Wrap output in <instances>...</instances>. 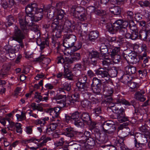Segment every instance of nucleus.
Segmentation results:
<instances>
[{"instance_id": "obj_37", "label": "nucleus", "mask_w": 150, "mask_h": 150, "mask_svg": "<svg viewBox=\"0 0 150 150\" xmlns=\"http://www.w3.org/2000/svg\"><path fill=\"white\" fill-rule=\"evenodd\" d=\"M66 35V41L70 44L71 47L74 45V44L76 40V36L71 34H64Z\"/></svg>"}, {"instance_id": "obj_45", "label": "nucleus", "mask_w": 150, "mask_h": 150, "mask_svg": "<svg viewBox=\"0 0 150 150\" xmlns=\"http://www.w3.org/2000/svg\"><path fill=\"white\" fill-rule=\"evenodd\" d=\"M125 17L128 20L131 21H133V19L134 18V15L133 12L129 10H126L124 13Z\"/></svg>"}, {"instance_id": "obj_12", "label": "nucleus", "mask_w": 150, "mask_h": 150, "mask_svg": "<svg viewBox=\"0 0 150 150\" xmlns=\"http://www.w3.org/2000/svg\"><path fill=\"white\" fill-rule=\"evenodd\" d=\"M88 78L87 75H83L80 76L78 78L76 83V88L79 91L87 90L89 89L90 85L87 81Z\"/></svg>"}, {"instance_id": "obj_62", "label": "nucleus", "mask_w": 150, "mask_h": 150, "mask_svg": "<svg viewBox=\"0 0 150 150\" xmlns=\"http://www.w3.org/2000/svg\"><path fill=\"white\" fill-rule=\"evenodd\" d=\"M22 125L21 123L16 122L15 126L16 131V132L19 134H21L22 132V129L21 128Z\"/></svg>"}, {"instance_id": "obj_17", "label": "nucleus", "mask_w": 150, "mask_h": 150, "mask_svg": "<svg viewBox=\"0 0 150 150\" xmlns=\"http://www.w3.org/2000/svg\"><path fill=\"white\" fill-rule=\"evenodd\" d=\"M103 93L104 98L102 100V103L108 105L112 102V98L111 96L112 95L114 90L112 88L107 87L103 89Z\"/></svg>"}, {"instance_id": "obj_22", "label": "nucleus", "mask_w": 150, "mask_h": 150, "mask_svg": "<svg viewBox=\"0 0 150 150\" xmlns=\"http://www.w3.org/2000/svg\"><path fill=\"white\" fill-rule=\"evenodd\" d=\"M56 76L59 79L64 78L67 80L72 81L73 80L74 75L71 70H69L64 67L63 73L59 72L57 74Z\"/></svg>"}, {"instance_id": "obj_36", "label": "nucleus", "mask_w": 150, "mask_h": 150, "mask_svg": "<svg viewBox=\"0 0 150 150\" xmlns=\"http://www.w3.org/2000/svg\"><path fill=\"white\" fill-rule=\"evenodd\" d=\"M80 120L83 124V127L84 124L87 122L88 121L91 120V117L89 114L86 112H80Z\"/></svg>"}, {"instance_id": "obj_56", "label": "nucleus", "mask_w": 150, "mask_h": 150, "mask_svg": "<svg viewBox=\"0 0 150 150\" xmlns=\"http://www.w3.org/2000/svg\"><path fill=\"white\" fill-rule=\"evenodd\" d=\"M90 89V88L89 86V89L87 90L80 91V93L83 94V96L85 99H91V93L88 91Z\"/></svg>"}, {"instance_id": "obj_31", "label": "nucleus", "mask_w": 150, "mask_h": 150, "mask_svg": "<svg viewBox=\"0 0 150 150\" xmlns=\"http://www.w3.org/2000/svg\"><path fill=\"white\" fill-rule=\"evenodd\" d=\"M88 25L87 23H84L78 26L77 30L79 31V37L82 38V39L85 38L88 32L87 31Z\"/></svg>"}, {"instance_id": "obj_6", "label": "nucleus", "mask_w": 150, "mask_h": 150, "mask_svg": "<svg viewBox=\"0 0 150 150\" xmlns=\"http://www.w3.org/2000/svg\"><path fill=\"white\" fill-rule=\"evenodd\" d=\"M81 1L82 0H74V4L71 8V11L76 18L81 21H84L86 19L87 11L84 8L79 6Z\"/></svg>"}, {"instance_id": "obj_64", "label": "nucleus", "mask_w": 150, "mask_h": 150, "mask_svg": "<svg viewBox=\"0 0 150 150\" xmlns=\"http://www.w3.org/2000/svg\"><path fill=\"white\" fill-rule=\"evenodd\" d=\"M45 58L44 55H41L38 57L35 58L33 61L37 62H41Z\"/></svg>"}, {"instance_id": "obj_26", "label": "nucleus", "mask_w": 150, "mask_h": 150, "mask_svg": "<svg viewBox=\"0 0 150 150\" xmlns=\"http://www.w3.org/2000/svg\"><path fill=\"white\" fill-rule=\"evenodd\" d=\"M96 104L93 105V107H92V108H91L93 109V112L91 115L94 119H96V120H100L102 118V117L100 115L101 113V109L100 106H98Z\"/></svg>"}, {"instance_id": "obj_21", "label": "nucleus", "mask_w": 150, "mask_h": 150, "mask_svg": "<svg viewBox=\"0 0 150 150\" xmlns=\"http://www.w3.org/2000/svg\"><path fill=\"white\" fill-rule=\"evenodd\" d=\"M94 137H90L88 138H86L85 141L84 142V143L82 144V147L83 150H90L91 148L90 146L92 147L94 146L95 145H97L98 144L97 141V139L96 138V136Z\"/></svg>"}, {"instance_id": "obj_16", "label": "nucleus", "mask_w": 150, "mask_h": 150, "mask_svg": "<svg viewBox=\"0 0 150 150\" xmlns=\"http://www.w3.org/2000/svg\"><path fill=\"white\" fill-rule=\"evenodd\" d=\"M52 47H56L58 51L61 49V47L63 46L65 47L64 50L66 52H67L68 54L71 53V46L70 44L66 42L65 39L63 41V43L61 45L59 41L56 40V39L54 38H52Z\"/></svg>"}, {"instance_id": "obj_58", "label": "nucleus", "mask_w": 150, "mask_h": 150, "mask_svg": "<svg viewBox=\"0 0 150 150\" xmlns=\"http://www.w3.org/2000/svg\"><path fill=\"white\" fill-rule=\"evenodd\" d=\"M82 69V65L80 64H75L73 68L74 71H77V73L75 74L77 75H79L81 73V69Z\"/></svg>"}, {"instance_id": "obj_34", "label": "nucleus", "mask_w": 150, "mask_h": 150, "mask_svg": "<svg viewBox=\"0 0 150 150\" xmlns=\"http://www.w3.org/2000/svg\"><path fill=\"white\" fill-rule=\"evenodd\" d=\"M117 42L118 45L120 47L125 48L127 49L129 47L132 46V44L127 41L125 38H119L117 40Z\"/></svg>"}, {"instance_id": "obj_38", "label": "nucleus", "mask_w": 150, "mask_h": 150, "mask_svg": "<svg viewBox=\"0 0 150 150\" xmlns=\"http://www.w3.org/2000/svg\"><path fill=\"white\" fill-rule=\"evenodd\" d=\"M64 134L66 136L73 138L74 131L73 128L70 126L66 127L64 128Z\"/></svg>"}, {"instance_id": "obj_47", "label": "nucleus", "mask_w": 150, "mask_h": 150, "mask_svg": "<svg viewBox=\"0 0 150 150\" xmlns=\"http://www.w3.org/2000/svg\"><path fill=\"white\" fill-rule=\"evenodd\" d=\"M49 38H45L41 40L40 44L38 45L40 47V49L41 50H43L46 46H49Z\"/></svg>"}, {"instance_id": "obj_41", "label": "nucleus", "mask_w": 150, "mask_h": 150, "mask_svg": "<svg viewBox=\"0 0 150 150\" xmlns=\"http://www.w3.org/2000/svg\"><path fill=\"white\" fill-rule=\"evenodd\" d=\"M108 78L109 77L114 78L116 77L118 73L116 67H113L110 69H108Z\"/></svg>"}, {"instance_id": "obj_61", "label": "nucleus", "mask_w": 150, "mask_h": 150, "mask_svg": "<svg viewBox=\"0 0 150 150\" xmlns=\"http://www.w3.org/2000/svg\"><path fill=\"white\" fill-rule=\"evenodd\" d=\"M56 62L57 64H61L64 67V64L65 62V57L63 55L58 56L56 59Z\"/></svg>"}, {"instance_id": "obj_3", "label": "nucleus", "mask_w": 150, "mask_h": 150, "mask_svg": "<svg viewBox=\"0 0 150 150\" xmlns=\"http://www.w3.org/2000/svg\"><path fill=\"white\" fill-rule=\"evenodd\" d=\"M105 138V137L102 135L100 136V138L97 139V141L98 144L96 145L98 148L97 150H115L117 148L124 150V140L123 139H118L115 138L110 142V144H107Z\"/></svg>"}, {"instance_id": "obj_44", "label": "nucleus", "mask_w": 150, "mask_h": 150, "mask_svg": "<svg viewBox=\"0 0 150 150\" xmlns=\"http://www.w3.org/2000/svg\"><path fill=\"white\" fill-rule=\"evenodd\" d=\"M121 104L125 105H130V103L126 100L124 99L122 97H119L116 100L115 102V105L116 104L117 105H121Z\"/></svg>"}, {"instance_id": "obj_11", "label": "nucleus", "mask_w": 150, "mask_h": 150, "mask_svg": "<svg viewBox=\"0 0 150 150\" xmlns=\"http://www.w3.org/2000/svg\"><path fill=\"white\" fill-rule=\"evenodd\" d=\"M30 138L25 139L23 141L25 144H28L31 143H33L35 144H36L37 142H35V141H37L38 142H40L41 141H42L41 142L38 144H37L39 147H41L45 145V144L47 142L51 140V138L50 137H46L45 135H43L42 136L40 139H38L36 137H30Z\"/></svg>"}, {"instance_id": "obj_33", "label": "nucleus", "mask_w": 150, "mask_h": 150, "mask_svg": "<svg viewBox=\"0 0 150 150\" xmlns=\"http://www.w3.org/2000/svg\"><path fill=\"white\" fill-rule=\"evenodd\" d=\"M142 138L141 137L134 136V146L138 150H146V144L145 143H141L140 139Z\"/></svg>"}, {"instance_id": "obj_50", "label": "nucleus", "mask_w": 150, "mask_h": 150, "mask_svg": "<svg viewBox=\"0 0 150 150\" xmlns=\"http://www.w3.org/2000/svg\"><path fill=\"white\" fill-rule=\"evenodd\" d=\"M74 62V60L71 56L68 57H65V62L64 64V67H65V68H67L69 70H71L69 68V67L70 66V65Z\"/></svg>"}, {"instance_id": "obj_52", "label": "nucleus", "mask_w": 150, "mask_h": 150, "mask_svg": "<svg viewBox=\"0 0 150 150\" xmlns=\"http://www.w3.org/2000/svg\"><path fill=\"white\" fill-rule=\"evenodd\" d=\"M135 97L137 100L141 102H144L146 100L145 96L139 91L135 93Z\"/></svg>"}, {"instance_id": "obj_54", "label": "nucleus", "mask_w": 150, "mask_h": 150, "mask_svg": "<svg viewBox=\"0 0 150 150\" xmlns=\"http://www.w3.org/2000/svg\"><path fill=\"white\" fill-rule=\"evenodd\" d=\"M64 117L63 118V120L64 122L67 123H71L73 124V122L72 117L70 115V113L69 114H64Z\"/></svg>"}, {"instance_id": "obj_39", "label": "nucleus", "mask_w": 150, "mask_h": 150, "mask_svg": "<svg viewBox=\"0 0 150 150\" xmlns=\"http://www.w3.org/2000/svg\"><path fill=\"white\" fill-rule=\"evenodd\" d=\"M110 12L112 14L115 15H120L122 13V9L118 6H114L110 8Z\"/></svg>"}, {"instance_id": "obj_18", "label": "nucleus", "mask_w": 150, "mask_h": 150, "mask_svg": "<svg viewBox=\"0 0 150 150\" xmlns=\"http://www.w3.org/2000/svg\"><path fill=\"white\" fill-rule=\"evenodd\" d=\"M113 45H110V43L106 45L105 43H102L100 47V52L103 58L108 59V57L112 52V50L115 47Z\"/></svg>"}, {"instance_id": "obj_1", "label": "nucleus", "mask_w": 150, "mask_h": 150, "mask_svg": "<svg viewBox=\"0 0 150 150\" xmlns=\"http://www.w3.org/2000/svg\"><path fill=\"white\" fill-rule=\"evenodd\" d=\"M25 10L27 15L19 13L17 19L21 30L27 32L29 27L34 25V22H38L42 18L43 10L34 2L28 4Z\"/></svg>"}, {"instance_id": "obj_40", "label": "nucleus", "mask_w": 150, "mask_h": 150, "mask_svg": "<svg viewBox=\"0 0 150 150\" xmlns=\"http://www.w3.org/2000/svg\"><path fill=\"white\" fill-rule=\"evenodd\" d=\"M15 19L14 16L13 15H10L6 17L5 25L6 27H8L12 25Z\"/></svg>"}, {"instance_id": "obj_2", "label": "nucleus", "mask_w": 150, "mask_h": 150, "mask_svg": "<svg viewBox=\"0 0 150 150\" xmlns=\"http://www.w3.org/2000/svg\"><path fill=\"white\" fill-rule=\"evenodd\" d=\"M42 12V16L43 14L47 15L48 18L54 20L51 23L50 26L52 30L56 29L60 23V21L64 18L65 12L62 9H55V7L50 5L43 6Z\"/></svg>"}, {"instance_id": "obj_10", "label": "nucleus", "mask_w": 150, "mask_h": 150, "mask_svg": "<svg viewBox=\"0 0 150 150\" xmlns=\"http://www.w3.org/2000/svg\"><path fill=\"white\" fill-rule=\"evenodd\" d=\"M132 40L140 39L142 41H150V30L142 28L139 32L135 31L132 33Z\"/></svg>"}, {"instance_id": "obj_46", "label": "nucleus", "mask_w": 150, "mask_h": 150, "mask_svg": "<svg viewBox=\"0 0 150 150\" xmlns=\"http://www.w3.org/2000/svg\"><path fill=\"white\" fill-rule=\"evenodd\" d=\"M82 43L80 41L75 42L74 44V45L71 47V51L72 52H76L80 49L82 46Z\"/></svg>"}, {"instance_id": "obj_27", "label": "nucleus", "mask_w": 150, "mask_h": 150, "mask_svg": "<svg viewBox=\"0 0 150 150\" xmlns=\"http://www.w3.org/2000/svg\"><path fill=\"white\" fill-rule=\"evenodd\" d=\"M113 127H114V125L110 123V121H105L100 126L101 133L104 134V135H102L105 137V133H107L108 130L110 129L111 128L113 129Z\"/></svg>"}, {"instance_id": "obj_7", "label": "nucleus", "mask_w": 150, "mask_h": 150, "mask_svg": "<svg viewBox=\"0 0 150 150\" xmlns=\"http://www.w3.org/2000/svg\"><path fill=\"white\" fill-rule=\"evenodd\" d=\"M126 21L120 19L115 20L113 23H108L107 19L104 16H102L100 19V23L105 24L107 31L112 34L117 33L119 28L122 27L124 22Z\"/></svg>"}, {"instance_id": "obj_8", "label": "nucleus", "mask_w": 150, "mask_h": 150, "mask_svg": "<svg viewBox=\"0 0 150 150\" xmlns=\"http://www.w3.org/2000/svg\"><path fill=\"white\" fill-rule=\"evenodd\" d=\"M109 1V0H100V2L95 1L93 4L94 6H90L86 7V11L90 14L91 18L92 17L93 14L103 16L106 13L104 10L100 8L101 7V4H105Z\"/></svg>"}, {"instance_id": "obj_24", "label": "nucleus", "mask_w": 150, "mask_h": 150, "mask_svg": "<svg viewBox=\"0 0 150 150\" xmlns=\"http://www.w3.org/2000/svg\"><path fill=\"white\" fill-rule=\"evenodd\" d=\"M128 25H129L128 21H127L126 22H124V24L122 25V27H121V28H119L117 32H119L120 34L123 36H124L126 38L132 40V33H130L127 32V28Z\"/></svg>"}, {"instance_id": "obj_48", "label": "nucleus", "mask_w": 150, "mask_h": 150, "mask_svg": "<svg viewBox=\"0 0 150 150\" xmlns=\"http://www.w3.org/2000/svg\"><path fill=\"white\" fill-rule=\"evenodd\" d=\"M49 120V117H45L41 118L40 119L36 120L35 123L37 125H40L41 126H42L45 125Z\"/></svg>"}, {"instance_id": "obj_55", "label": "nucleus", "mask_w": 150, "mask_h": 150, "mask_svg": "<svg viewBox=\"0 0 150 150\" xmlns=\"http://www.w3.org/2000/svg\"><path fill=\"white\" fill-rule=\"evenodd\" d=\"M137 71L140 78L141 79L146 77L147 74L146 69H139Z\"/></svg>"}, {"instance_id": "obj_51", "label": "nucleus", "mask_w": 150, "mask_h": 150, "mask_svg": "<svg viewBox=\"0 0 150 150\" xmlns=\"http://www.w3.org/2000/svg\"><path fill=\"white\" fill-rule=\"evenodd\" d=\"M127 84L130 87V88L132 89L131 90L132 91H136L139 87V84L138 83L133 82L131 80Z\"/></svg>"}, {"instance_id": "obj_59", "label": "nucleus", "mask_w": 150, "mask_h": 150, "mask_svg": "<svg viewBox=\"0 0 150 150\" xmlns=\"http://www.w3.org/2000/svg\"><path fill=\"white\" fill-rule=\"evenodd\" d=\"M138 55V54L137 52L134 51H132L131 52L129 53L128 56L132 60L136 62V60H137Z\"/></svg>"}, {"instance_id": "obj_30", "label": "nucleus", "mask_w": 150, "mask_h": 150, "mask_svg": "<svg viewBox=\"0 0 150 150\" xmlns=\"http://www.w3.org/2000/svg\"><path fill=\"white\" fill-rule=\"evenodd\" d=\"M92 99L91 101L87 100H84L81 102V104L83 108H87L88 109L92 108L93 106V105L98 103V101L94 97H92Z\"/></svg>"}, {"instance_id": "obj_14", "label": "nucleus", "mask_w": 150, "mask_h": 150, "mask_svg": "<svg viewBox=\"0 0 150 150\" xmlns=\"http://www.w3.org/2000/svg\"><path fill=\"white\" fill-rule=\"evenodd\" d=\"M113 112L117 114V120L120 123H122L128 120L127 117L125 116L124 110L123 108L120 106L118 107L115 106L112 107Z\"/></svg>"}, {"instance_id": "obj_49", "label": "nucleus", "mask_w": 150, "mask_h": 150, "mask_svg": "<svg viewBox=\"0 0 150 150\" xmlns=\"http://www.w3.org/2000/svg\"><path fill=\"white\" fill-rule=\"evenodd\" d=\"M137 48L139 52H144V53H146L147 48L145 44L143 43L140 46L136 44L134 47V48Z\"/></svg>"}, {"instance_id": "obj_29", "label": "nucleus", "mask_w": 150, "mask_h": 150, "mask_svg": "<svg viewBox=\"0 0 150 150\" xmlns=\"http://www.w3.org/2000/svg\"><path fill=\"white\" fill-rule=\"evenodd\" d=\"M99 53L95 50H92L89 52L88 53V60L91 61V63L94 65L96 64L97 60L99 58Z\"/></svg>"}, {"instance_id": "obj_23", "label": "nucleus", "mask_w": 150, "mask_h": 150, "mask_svg": "<svg viewBox=\"0 0 150 150\" xmlns=\"http://www.w3.org/2000/svg\"><path fill=\"white\" fill-rule=\"evenodd\" d=\"M120 50V47H115L113 50H112V52L108 55L111 57L115 64H118L121 60V56L119 55Z\"/></svg>"}, {"instance_id": "obj_63", "label": "nucleus", "mask_w": 150, "mask_h": 150, "mask_svg": "<svg viewBox=\"0 0 150 150\" xmlns=\"http://www.w3.org/2000/svg\"><path fill=\"white\" fill-rule=\"evenodd\" d=\"M138 4L140 6L143 8H144L145 7H147L149 6V2L148 1H139Z\"/></svg>"}, {"instance_id": "obj_5", "label": "nucleus", "mask_w": 150, "mask_h": 150, "mask_svg": "<svg viewBox=\"0 0 150 150\" xmlns=\"http://www.w3.org/2000/svg\"><path fill=\"white\" fill-rule=\"evenodd\" d=\"M58 25L56 29L52 30V32H54L53 35H55L57 38L61 37L62 33H71L75 28L74 25L72 23L71 21L69 20H66L65 21L64 25L60 23Z\"/></svg>"}, {"instance_id": "obj_43", "label": "nucleus", "mask_w": 150, "mask_h": 150, "mask_svg": "<svg viewBox=\"0 0 150 150\" xmlns=\"http://www.w3.org/2000/svg\"><path fill=\"white\" fill-rule=\"evenodd\" d=\"M129 75L123 73L122 75L119 78V80L125 84H127L131 80V77H129Z\"/></svg>"}, {"instance_id": "obj_53", "label": "nucleus", "mask_w": 150, "mask_h": 150, "mask_svg": "<svg viewBox=\"0 0 150 150\" xmlns=\"http://www.w3.org/2000/svg\"><path fill=\"white\" fill-rule=\"evenodd\" d=\"M75 52H72L71 53H69V54L71 55V57L74 60V62L77 61L81 59L80 53Z\"/></svg>"}, {"instance_id": "obj_25", "label": "nucleus", "mask_w": 150, "mask_h": 150, "mask_svg": "<svg viewBox=\"0 0 150 150\" xmlns=\"http://www.w3.org/2000/svg\"><path fill=\"white\" fill-rule=\"evenodd\" d=\"M70 113L74 125L78 127H83V124L80 120V112L76 111Z\"/></svg>"}, {"instance_id": "obj_35", "label": "nucleus", "mask_w": 150, "mask_h": 150, "mask_svg": "<svg viewBox=\"0 0 150 150\" xmlns=\"http://www.w3.org/2000/svg\"><path fill=\"white\" fill-rule=\"evenodd\" d=\"M149 57L147 56V53H144L142 55L138 54L137 60H136V62H140L141 63L145 64L149 61Z\"/></svg>"}, {"instance_id": "obj_20", "label": "nucleus", "mask_w": 150, "mask_h": 150, "mask_svg": "<svg viewBox=\"0 0 150 150\" xmlns=\"http://www.w3.org/2000/svg\"><path fill=\"white\" fill-rule=\"evenodd\" d=\"M85 123L87 124L89 129L94 133V135L97 139L100 138V136L102 135H104V134L101 133L100 129L96 127V122L92 121L91 119Z\"/></svg>"}, {"instance_id": "obj_28", "label": "nucleus", "mask_w": 150, "mask_h": 150, "mask_svg": "<svg viewBox=\"0 0 150 150\" xmlns=\"http://www.w3.org/2000/svg\"><path fill=\"white\" fill-rule=\"evenodd\" d=\"M99 33L98 30H91L88 32L85 38L83 39H86L91 42H94L98 37Z\"/></svg>"}, {"instance_id": "obj_19", "label": "nucleus", "mask_w": 150, "mask_h": 150, "mask_svg": "<svg viewBox=\"0 0 150 150\" xmlns=\"http://www.w3.org/2000/svg\"><path fill=\"white\" fill-rule=\"evenodd\" d=\"M58 91L59 94L61 95H65V96L62 98V99L66 98V95H67L71 91L73 90L71 88V84L67 82H65L63 83H62L60 87L58 88Z\"/></svg>"}, {"instance_id": "obj_4", "label": "nucleus", "mask_w": 150, "mask_h": 150, "mask_svg": "<svg viewBox=\"0 0 150 150\" xmlns=\"http://www.w3.org/2000/svg\"><path fill=\"white\" fill-rule=\"evenodd\" d=\"M65 96L64 95H57L54 97V99L58 104V107L54 108H49L46 110V112L52 116L50 119L52 121H58L60 110L64 107H68L62 99V98Z\"/></svg>"}, {"instance_id": "obj_32", "label": "nucleus", "mask_w": 150, "mask_h": 150, "mask_svg": "<svg viewBox=\"0 0 150 150\" xmlns=\"http://www.w3.org/2000/svg\"><path fill=\"white\" fill-rule=\"evenodd\" d=\"M95 74L99 78H108V73L107 67H104L103 68H99L95 70Z\"/></svg>"}, {"instance_id": "obj_60", "label": "nucleus", "mask_w": 150, "mask_h": 150, "mask_svg": "<svg viewBox=\"0 0 150 150\" xmlns=\"http://www.w3.org/2000/svg\"><path fill=\"white\" fill-rule=\"evenodd\" d=\"M64 139L63 137H61L58 140H57L55 144V146L57 147L59 146L60 147H62V148L64 147L66 145L63 146Z\"/></svg>"}, {"instance_id": "obj_9", "label": "nucleus", "mask_w": 150, "mask_h": 150, "mask_svg": "<svg viewBox=\"0 0 150 150\" xmlns=\"http://www.w3.org/2000/svg\"><path fill=\"white\" fill-rule=\"evenodd\" d=\"M80 93L79 90L77 92L73 91L68 94L66 98L63 99L67 106L69 108L76 107V103L80 100Z\"/></svg>"}, {"instance_id": "obj_57", "label": "nucleus", "mask_w": 150, "mask_h": 150, "mask_svg": "<svg viewBox=\"0 0 150 150\" xmlns=\"http://www.w3.org/2000/svg\"><path fill=\"white\" fill-rule=\"evenodd\" d=\"M128 27L129 29H130L132 31V32H131V33H133V32L135 31H138L137 29V27L134 24V23L133 21H132L131 23L128 22Z\"/></svg>"}, {"instance_id": "obj_15", "label": "nucleus", "mask_w": 150, "mask_h": 150, "mask_svg": "<svg viewBox=\"0 0 150 150\" xmlns=\"http://www.w3.org/2000/svg\"><path fill=\"white\" fill-rule=\"evenodd\" d=\"M92 90L95 95H101L102 86L103 87V84L101 79L96 77L93 78L91 84Z\"/></svg>"}, {"instance_id": "obj_13", "label": "nucleus", "mask_w": 150, "mask_h": 150, "mask_svg": "<svg viewBox=\"0 0 150 150\" xmlns=\"http://www.w3.org/2000/svg\"><path fill=\"white\" fill-rule=\"evenodd\" d=\"M24 30H22L17 26H15L11 37L12 40L15 41L21 44V46H23L22 44L23 40L25 38V33Z\"/></svg>"}, {"instance_id": "obj_42", "label": "nucleus", "mask_w": 150, "mask_h": 150, "mask_svg": "<svg viewBox=\"0 0 150 150\" xmlns=\"http://www.w3.org/2000/svg\"><path fill=\"white\" fill-rule=\"evenodd\" d=\"M65 147H67V150H81L83 149L82 145L77 143H74L72 145H66Z\"/></svg>"}]
</instances>
